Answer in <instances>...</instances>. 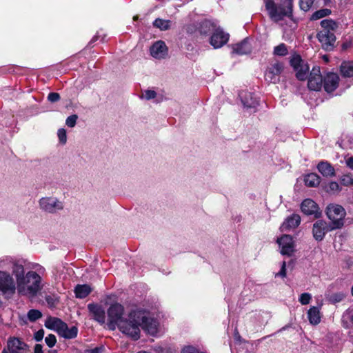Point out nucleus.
<instances>
[{
  "instance_id": "obj_6",
  "label": "nucleus",
  "mask_w": 353,
  "mask_h": 353,
  "mask_svg": "<svg viewBox=\"0 0 353 353\" xmlns=\"http://www.w3.org/2000/svg\"><path fill=\"white\" fill-rule=\"evenodd\" d=\"M17 285L10 274L0 271V292L6 299L11 298L15 293Z\"/></svg>"
},
{
  "instance_id": "obj_30",
  "label": "nucleus",
  "mask_w": 353,
  "mask_h": 353,
  "mask_svg": "<svg viewBox=\"0 0 353 353\" xmlns=\"http://www.w3.org/2000/svg\"><path fill=\"white\" fill-rule=\"evenodd\" d=\"M304 181L308 187H316L319 185L321 178L315 173H310L305 176Z\"/></svg>"
},
{
  "instance_id": "obj_9",
  "label": "nucleus",
  "mask_w": 353,
  "mask_h": 353,
  "mask_svg": "<svg viewBox=\"0 0 353 353\" xmlns=\"http://www.w3.org/2000/svg\"><path fill=\"white\" fill-rule=\"evenodd\" d=\"M290 65L296 72L299 80L303 81L307 78L309 66L299 54H294L290 59Z\"/></svg>"
},
{
  "instance_id": "obj_5",
  "label": "nucleus",
  "mask_w": 353,
  "mask_h": 353,
  "mask_svg": "<svg viewBox=\"0 0 353 353\" xmlns=\"http://www.w3.org/2000/svg\"><path fill=\"white\" fill-rule=\"evenodd\" d=\"M326 214L332 221L330 225L332 228L338 229L343 225L346 212L342 205L335 203L328 205L326 208Z\"/></svg>"
},
{
  "instance_id": "obj_4",
  "label": "nucleus",
  "mask_w": 353,
  "mask_h": 353,
  "mask_svg": "<svg viewBox=\"0 0 353 353\" xmlns=\"http://www.w3.org/2000/svg\"><path fill=\"white\" fill-rule=\"evenodd\" d=\"M321 26L322 30L318 32L317 39L323 49L330 50L336 41L334 32L337 28V24L333 20L323 19L321 22Z\"/></svg>"
},
{
  "instance_id": "obj_46",
  "label": "nucleus",
  "mask_w": 353,
  "mask_h": 353,
  "mask_svg": "<svg viewBox=\"0 0 353 353\" xmlns=\"http://www.w3.org/2000/svg\"><path fill=\"white\" fill-rule=\"evenodd\" d=\"M44 336V330L41 329L35 332L34 338L37 341H41Z\"/></svg>"
},
{
  "instance_id": "obj_39",
  "label": "nucleus",
  "mask_w": 353,
  "mask_h": 353,
  "mask_svg": "<svg viewBox=\"0 0 353 353\" xmlns=\"http://www.w3.org/2000/svg\"><path fill=\"white\" fill-rule=\"evenodd\" d=\"M314 0H300L299 6L302 10L307 11L312 7Z\"/></svg>"
},
{
  "instance_id": "obj_19",
  "label": "nucleus",
  "mask_w": 353,
  "mask_h": 353,
  "mask_svg": "<svg viewBox=\"0 0 353 353\" xmlns=\"http://www.w3.org/2000/svg\"><path fill=\"white\" fill-rule=\"evenodd\" d=\"M88 308L92 314V318L101 324H103L105 321V313L103 308L97 304L90 303Z\"/></svg>"
},
{
  "instance_id": "obj_24",
  "label": "nucleus",
  "mask_w": 353,
  "mask_h": 353,
  "mask_svg": "<svg viewBox=\"0 0 353 353\" xmlns=\"http://www.w3.org/2000/svg\"><path fill=\"white\" fill-rule=\"evenodd\" d=\"M251 46L247 39L232 46V53L238 55H243L251 52Z\"/></svg>"
},
{
  "instance_id": "obj_3",
  "label": "nucleus",
  "mask_w": 353,
  "mask_h": 353,
  "mask_svg": "<svg viewBox=\"0 0 353 353\" xmlns=\"http://www.w3.org/2000/svg\"><path fill=\"white\" fill-rule=\"evenodd\" d=\"M41 277L34 271H29L17 282L18 293L22 296L33 297L41 290Z\"/></svg>"
},
{
  "instance_id": "obj_41",
  "label": "nucleus",
  "mask_w": 353,
  "mask_h": 353,
  "mask_svg": "<svg viewBox=\"0 0 353 353\" xmlns=\"http://www.w3.org/2000/svg\"><path fill=\"white\" fill-rule=\"evenodd\" d=\"M341 183L342 185L348 186L352 185V181H353V176L349 175V174H345L343 175L341 177Z\"/></svg>"
},
{
  "instance_id": "obj_51",
  "label": "nucleus",
  "mask_w": 353,
  "mask_h": 353,
  "mask_svg": "<svg viewBox=\"0 0 353 353\" xmlns=\"http://www.w3.org/2000/svg\"><path fill=\"white\" fill-rule=\"evenodd\" d=\"M346 164L347 165L351 168L353 169V157H350L346 160Z\"/></svg>"
},
{
  "instance_id": "obj_37",
  "label": "nucleus",
  "mask_w": 353,
  "mask_h": 353,
  "mask_svg": "<svg viewBox=\"0 0 353 353\" xmlns=\"http://www.w3.org/2000/svg\"><path fill=\"white\" fill-rule=\"evenodd\" d=\"M274 54L279 56H285L288 54V49L284 43H281L274 49Z\"/></svg>"
},
{
  "instance_id": "obj_27",
  "label": "nucleus",
  "mask_w": 353,
  "mask_h": 353,
  "mask_svg": "<svg viewBox=\"0 0 353 353\" xmlns=\"http://www.w3.org/2000/svg\"><path fill=\"white\" fill-rule=\"evenodd\" d=\"M309 321L312 325H317L321 321L320 310L316 307H312L307 312Z\"/></svg>"
},
{
  "instance_id": "obj_31",
  "label": "nucleus",
  "mask_w": 353,
  "mask_h": 353,
  "mask_svg": "<svg viewBox=\"0 0 353 353\" xmlns=\"http://www.w3.org/2000/svg\"><path fill=\"white\" fill-rule=\"evenodd\" d=\"M77 333L78 329L77 327L72 326L68 328L67 324H65V328H63V331H61L59 334L65 339H74L77 336Z\"/></svg>"
},
{
  "instance_id": "obj_25",
  "label": "nucleus",
  "mask_w": 353,
  "mask_h": 353,
  "mask_svg": "<svg viewBox=\"0 0 353 353\" xmlns=\"http://www.w3.org/2000/svg\"><path fill=\"white\" fill-rule=\"evenodd\" d=\"M301 222V217L298 214H292L289 216L281 225L283 231L296 228Z\"/></svg>"
},
{
  "instance_id": "obj_38",
  "label": "nucleus",
  "mask_w": 353,
  "mask_h": 353,
  "mask_svg": "<svg viewBox=\"0 0 353 353\" xmlns=\"http://www.w3.org/2000/svg\"><path fill=\"white\" fill-rule=\"evenodd\" d=\"M42 316L41 312L38 310H30L28 312V318L30 321H35Z\"/></svg>"
},
{
  "instance_id": "obj_20",
  "label": "nucleus",
  "mask_w": 353,
  "mask_h": 353,
  "mask_svg": "<svg viewBox=\"0 0 353 353\" xmlns=\"http://www.w3.org/2000/svg\"><path fill=\"white\" fill-rule=\"evenodd\" d=\"M65 323L57 317H48L45 322V326L50 330L56 331L58 334L65 328Z\"/></svg>"
},
{
  "instance_id": "obj_23",
  "label": "nucleus",
  "mask_w": 353,
  "mask_h": 353,
  "mask_svg": "<svg viewBox=\"0 0 353 353\" xmlns=\"http://www.w3.org/2000/svg\"><path fill=\"white\" fill-rule=\"evenodd\" d=\"M318 205L312 199H305L301 203V210L305 214H315L316 216H318L316 214L318 213Z\"/></svg>"
},
{
  "instance_id": "obj_29",
  "label": "nucleus",
  "mask_w": 353,
  "mask_h": 353,
  "mask_svg": "<svg viewBox=\"0 0 353 353\" xmlns=\"http://www.w3.org/2000/svg\"><path fill=\"white\" fill-rule=\"evenodd\" d=\"M92 291L88 285H78L74 289L76 296L79 299L85 298Z\"/></svg>"
},
{
  "instance_id": "obj_32",
  "label": "nucleus",
  "mask_w": 353,
  "mask_h": 353,
  "mask_svg": "<svg viewBox=\"0 0 353 353\" xmlns=\"http://www.w3.org/2000/svg\"><path fill=\"white\" fill-rule=\"evenodd\" d=\"M12 274L14 275L16 278V281H18V279L23 277L26 274H24V268L22 264L19 263H14L12 268Z\"/></svg>"
},
{
  "instance_id": "obj_34",
  "label": "nucleus",
  "mask_w": 353,
  "mask_h": 353,
  "mask_svg": "<svg viewBox=\"0 0 353 353\" xmlns=\"http://www.w3.org/2000/svg\"><path fill=\"white\" fill-rule=\"evenodd\" d=\"M325 191L330 194H339L341 191V187L337 182L331 181L326 186Z\"/></svg>"
},
{
  "instance_id": "obj_13",
  "label": "nucleus",
  "mask_w": 353,
  "mask_h": 353,
  "mask_svg": "<svg viewBox=\"0 0 353 353\" xmlns=\"http://www.w3.org/2000/svg\"><path fill=\"white\" fill-rule=\"evenodd\" d=\"M335 229L332 228V226L327 224L326 221L323 220H318L313 225V236L316 241H322L325 234Z\"/></svg>"
},
{
  "instance_id": "obj_21",
  "label": "nucleus",
  "mask_w": 353,
  "mask_h": 353,
  "mask_svg": "<svg viewBox=\"0 0 353 353\" xmlns=\"http://www.w3.org/2000/svg\"><path fill=\"white\" fill-rule=\"evenodd\" d=\"M27 345L20 340L19 338H10L8 341V351L7 352H14L21 351L26 352Z\"/></svg>"
},
{
  "instance_id": "obj_52",
  "label": "nucleus",
  "mask_w": 353,
  "mask_h": 353,
  "mask_svg": "<svg viewBox=\"0 0 353 353\" xmlns=\"http://www.w3.org/2000/svg\"><path fill=\"white\" fill-rule=\"evenodd\" d=\"M2 353H25V352H21V351H14V352H7L6 350H3Z\"/></svg>"
},
{
  "instance_id": "obj_14",
  "label": "nucleus",
  "mask_w": 353,
  "mask_h": 353,
  "mask_svg": "<svg viewBox=\"0 0 353 353\" xmlns=\"http://www.w3.org/2000/svg\"><path fill=\"white\" fill-rule=\"evenodd\" d=\"M323 83V78L319 67H314L308 77L307 86L310 90L318 91L321 90Z\"/></svg>"
},
{
  "instance_id": "obj_36",
  "label": "nucleus",
  "mask_w": 353,
  "mask_h": 353,
  "mask_svg": "<svg viewBox=\"0 0 353 353\" xmlns=\"http://www.w3.org/2000/svg\"><path fill=\"white\" fill-rule=\"evenodd\" d=\"M157 97V92L152 90H145L141 92V98L145 100L154 99Z\"/></svg>"
},
{
  "instance_id": "obj_44",
  "label": "nucleus",
  "mask_w": 353,
  "mask_h": 353,
  "mask_svg": "<svg viewBox=\"0 0 353 353\" xmlns=\"http://www.w3.org/2000/svg\"><path fill=\"white\" fill-rule=\"evenodd\" d=\"M311 299V294L305 292L301 294L299 301L302 305H307L310 303Z\"/></svg>"
},
{
  "instance_id": "obj_15",
  "label": "nucleus",
  "mask_w": 353,
  "mask_h": 353,
  "mask_svg": "<svg viewBox=\"0 0 353 353\" xmlns=\"http://www.w3.org/2000/svg\"><path fill=\"white\" fill-rule=\"evenodd\" d=\"M277 243L281 248V253L283 255L291 256L294 252V241L292 237L288 234L283 235L278 239Z\"/></svg>"
},
{
  "instance_id": "obj_43",
  "label": "nucleus",
  "mask_w": 353,
  "mask_h": 353,
  "mask_svg": "<svg viewBox=\"0 0 353 353\" xmlns=\"http://www.w3.org/2000/svg\"><path fill=\"white\" fill-rule=\"evenodd\" d=\"M45 342L49 347H52L57 343L56 336L50 334L46 337Z\"/></svg>"
},
{
  "instance_id": "obj_35",
  "label": "nucleus",
  "mask_w": 353,
  "mask_h": 353,
  "mask_svg": "<svg viewBox=\"0 0 353 353\" xmlns=\"http://www.w3.org/2000/svg\"><path fill=\"white\" fill-rule=\"evenodd\" d=\"M154 26L161 30H166L170 28L171 21L169 20H163L161 19H157L154 23Z\"/></svg>"
},
{
  "instance_id": "obj_48",
  "label": "nucleus",
  "mask_w": 353,
  "mask_h": 353,
  "mask_svg": "<svg viewBox=\"0 0 353 353\" xmlns=\"http://www.w3.org/2000/svg\"><path fill=\"white\" fill-rule=\"evenodd\" d=\"M285 266H286V263H285V261H283L282 263L281 270H280V272L279 273H277L276 275L282 276V277H285V276H286Z\"/></svg>"
},
{
  "instance_id": "obj_1",
  "label": "nucleus",
  "mask_w": 353,
  "mask_h": 353,
  "mask_svg": "<svg viewBox=\"0 0 353 353\" xmlns=\"http://www.w3.org/2000/svg\"><path fill=\"white\" fill-rule=\"evenodd\" d=\"M265 10L270 19L283 26L288 21H292L293 0H281L276 3L274 0L264 1Z\"/></svg>"
},
{
  "instance_id": "obj_18",
  "label": "nucleus",
  "mask_w": 353,
  "mask_h": 353,
  "mask_svg": "<svg viewBox=\"0 0 353 353\" xmlns=\"http://www.w3.org/2000/svg\"><path fill=\"white\" fill-rule=\"evenodd\" d=\"M339 77L336 73H328L324 78V89L331 93L334 91L339 85Z\"/></svg>"
},
{
  "instance_id": "obj_47",
  "label": "nucleus",
  "mask_w": 353,
  "mask_h": 353,
  "mask_svg": "<svg viewBox=\"0 0 353 353\" xmlns=\"http://www.w3.org/2000/svg\"><path fill=\"white\" fill-rule=\"evenodd\" d=\"M344 298V295L343 294H334L331 296V299L333 302H339Z\"/></svg>"
},
{
  "instance_id": "obj_53",
  "label": "nucleus",
  "mask_w": 353,
  "mask_h": 353,
  "mask_svg": "<svg viewBox=\"0 0 353 353\" xmlns=\"http://www.w3.org/2000/svg\"><path fill=\"white\" fill-rule=\"evenodd\" d=\"M352 294L353 295V285H352Z\"/></svg>"
},
{
  "instance_id": "obj_50",
  "label": "nucleus",
  "mask_w": 353,
  "mask_h": 353,
  "mask_svg": "<svg viewBox=\"0 0 353 353\" xmlns=\"http://www.w3.org/2000/svg\"><path fill=\"white\" fill-rule=\"evenodd\" d=\"M34 353H43L42 345L40 344L35 345Z\"/></svg>"
},
{
  "instance_id": "obj_45",
  "label": "nucleus",
  "mask_w": 353,
  "mask_h": 353,
  "mask_svg": "<svg viewBox=\"0 0 353 353\" xmlns=\"http://www.w3.org/2000/svg\"><path fill=\"white\" fill-rule=\"evenodd\" d=\"M48 99L49 101L54 103L60 99V96L57 92H50L48 96Z\"/></svg>"
},
{
  "instance_id": "obj_17",
  "label": "nucleus",
  "mask_w": 353,
  "mask_h": 353,
  "mask_svg": "<svg viewBox=\"0 0 353 353\" xmlns=\"http://www.w3.org/2000/svg\"><path fill=\"white\" fill-rule=\"evenodd\" d=\"M158 322L154 319L148 317L144 313V321L141 322V328L150 335H155L158 332Z\"/></svg>"
},
{
  "instance_id": "obj_26",
  "label": "nucleus",
  "mask_w": 353,
  "mask_h": 353,
  "mask_svg": "<svg viewBox=\"0 0 353 353\" xmlns=\"http://www.w3.org/2000/svg\"><path fill=\"white\" fill-rule=\"evenodd\" d=\"M218 26L216 23L205 20L200 23L199 31L201 34L208 35L212 34Z\"/></svg>"
},
{
  "instance_id": "obj_16",
  "label": "nucleus",
  "mask_w": 353,
  "mask_h": 353,
  "mask_svg": "<svg viewBox=\"0 0 353 353\" xmlns=\"http://www.w3.org/2000/svg\"><path fill=\"white\" fill-rule=\"evenodd\" d=\"M151 56L157 59H164L168 54V48L162 41L155 42L150 49Z\"/></svg>"
},
{
  "instance_id": "obj_11",
  "label": "nucleus",
  "mask_w": 353,
  "mask_h": 353,
  "mask_svg": "<svg viewBox=\"0 0 353 353\" xmlns=\"http://www.w3.org/2000/svg\"><path fill=\"white\" fill-rule=\"evenodd\" d=\"M39 206L41 210L49 213H55L63 208L61 201L54 197H43L39 200Z\"/></svg>"
},
{
  "instance_id": "obj_12",
  "label": "nucleus",
  "mask_w": 353,
  "mask_h": 353,
  "mask_svg": "<svg viewBox=\"0 0 353 353\" xmlns=\"http://www.w3.org/2000/svg\"><path fill=\"white\" fill-rule=\"evenodd\" d=\"M229 37L228 33L225 32L220 26H218L212 33L210 43L214 48H220L228 41Z\"/></svg>"
},
{
  "instance_id": "obj_7",
  "label": "nucleus",
  "mask_w": 353,
  "mask_h": 353,
  "mask_svg": "<svg viewBox=\"0 0 353 353\" xmlns=\"http://www.w3.org/2000/svg\"><path fill=\"white\" fill-rule=\"evenodd\" d=\"M239 97L244 108L263 109L265 108V102L259 101L258 97L251 92L242 90L239 92Z\"/></svg>"
},
{
  "instance_id": "obj_33",
  "label": "nucleus",
  "mask_w": 353,
  "mask_h": 353,
  "mask_svg": "<svg viewBox=\"0 0 353 353\" xmlns=\"http://www.w3.org/2000/svg\"><path fill=\"white\" fill-rule=\"evenodd\" d=\"M330 14H331V10L330 9H327V8L321 9V10H319L314 12L312 14L310 19L312 21H316V20L320 19L321 18H323L325 17H327V16L330 15Z\"/></svg>"
},
{
  "instance_id": "obj_49",
  "label": "nucleus",
  "mask_w": 353,
  "mask_h": 353,
  "mask_svg": "<svg viewBox=\"0 0 353 353\" xmlns=\"http://www.w3.org/2000/svg\"><path fill=\"white\" fill-rule=\"evenodd\" d=\"M181 353H199V352L194 347L188 346V347H184L182 350Z\"/></svg>"
},
{
  "instance_id": "obj_28",
  "label": "nucleus",
  "mask_w": 353,
  "mask_h": 353,
  "mask_svg": "<svg viewBox=\"0 0 353 353\" xmlns=\"http://www.w3.org/2000/svg\"><path fill=\"white\" fill-rule=\"evenodd\" d=\"M340 71L345 77H353V61H343L341 65Z\"/></svg>"
},
{
  "instance_id": "obj_2",
  "label": "nucleus",
  "mask_w": 353,
  "mask_h": 353,
  "mask_svg": "<svg viewBox=\"0 0 353 353\" xmlns=\"http://www.w3.org/2000/svg\"><path fill=\"white\" fill-rule=\"evenodd\" d=\"M141 321H144V312L132 311L128 317L120 321L117 327L123 334L133 340H138L140 338Z\"/></svg>"
},
{
  "instance_id": "obj_22",
  "label": "nucleus",
  "mask_w": 353,
  "mask_h": 353,
  "mask_svg": "<svg viewBox=\"0 0 353 353\" xmlns=\"http://www.w3.org/2000/svg\"><path fill=\"white\" fill-rule=\"evenodd\" d=\"M317 169L319 172L324 177H333L335 176V169L334 167L327 161H320L317 165Z\"/></svg>"
},
{
  "instance_id": "obj_42",
  "label": "nucleus",
  "mask_w": 353,
  "mask_h": 353,
  "mask_svg": "<svg viewBox=\"0 0 353 353\" xmlns=\"http://www.w3.org/2000/svg\"><path fill=\"white\" fill-rule=\"evenodd\" d=\"M78 116L77 114H72L66 119L65 124L70 128L75 126Z\"/></svg>"
},
{
  "instance_id": "obj_8",
  "label": "nucleus",
  "mask_w": 353,
  "mask_h": 353,
  "mask_svg": "<svg viewBox=\"0 0 353 353\" xmlns=\"http://www.w3.org/2000/svg\"><path fill=\"white\" fill-rule=\"evenodd\" d=\"M124 307L119 303H114L110 305L108 310V327L110 330H115L120 321H122L125 317Z\"/></svg>"
},
{
  "instance_id": "obj_10",
  "label": "nucleus",
  "mask_w": 353,
  "mask_h": 353,
  "mask_svg": "<svg viewBox=\"0 0 353 353\" xmlns=\"http://www.w3.org/2000/svg\"><path fill=\"white\" fill-rule=\"evenodd\" d=\"M283 70V64L281 62L276 60L272 61L265 72V80L273 83L279 82Z\"/></svg>"
},
{
  "instance_id": "obj_40",
  "label": "nucleus",
  "mask_w": 353,
  "mask_h": 353,
  "mask_svg": "<svg viewBox=\"0 0 353 353\" xmlns=\"http://www.w3.org/2000/svg\"><path fill=\"white\" fill-rule=\"evenodd\" d=\"M57 136H58L59 142L63 145L65 144V143L67 141V134H66L65 130L63 128L59 129L57 132Z\"/></svg>"
}]
</instances>
